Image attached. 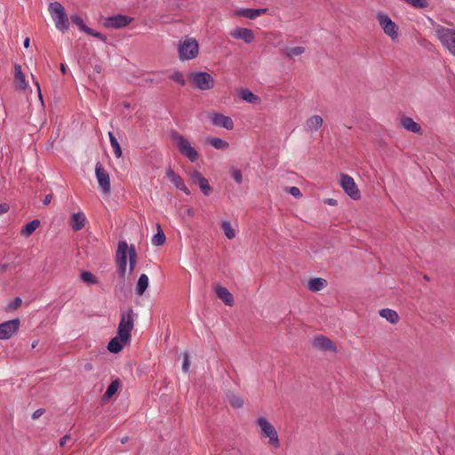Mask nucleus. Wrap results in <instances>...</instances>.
Returning a JSON list of instances; mask_svg holds the SVG:
<instances>
[{
  "label": "nucleus",
  "mask_w": 455,
  "mask_h": 455,
  "mask_svg": "<svg viewBox=\"0 0 455 455\" xmlns=\"http://www.w3.org/2000/svg\"><path fill=\"white\" fill-rule=\"evenodd\" d=\"M38 344V340H36L32 343V347L35 348Z\"/></svg>",
  "instance_id": "13d9d810"
},
{
  "label": "nucleus",
  "mask_w": 455,
  "mask_h": 455,
  "mask_svg": "<svg viewBox=\"0 0 455 455\" xmlns=\"http://www.w3.org/2000/svg\"><path fill=\"white\" fill-rule=\"evenodd\" d=\"M205 143L213 147L216 149L221 150L228 149L229 147L228 142H227L226 140L212 136H209L205 139Z\"/></svg>",
  "instance_id": "5701e85b"
},
{
  "label": "nucleus",
  "mask_w": 455,
  "mask_h": 455,
  "mask_svg": "<svg viewBox=\"0 0 455 455\" xmlns=\"http://www.w3.org/2000/svg\"><path fill=\"white\" fill-rule=\"evenodd\" d=\"M108 137H109L110 144H111V147L113 148L116 157V158L121 157L122 148H121V146L118 143L116 138L114 136V134L111 132H108Z\"/></svg>",
  "instance_id": "473e14b6"
},
{
  "label": "nucleus",
  "mask_w": 455,
  "mask_h": 455,
  "mask_svg": "<svg viewBox=\"0 0 455 455\" xmlns=\"http://www.w3.org/2000/svg\"><path fill=\"white\" fill-rule=\"evenodd\" d=\"M207 118L217 127L225 128L228 131L234 129V122L229 116L217 112H211L207 114Z\"/></svg>",
  "instance_id": "9b49d317"
},
{
  "label": "nucleus",
  "mask_w": 455,
  "mask_h": 455,
  "mask_svg": "<svg viewBox=\"0 0 455 455\" xmlns=\"http://www.w3.org/2000/svg\"><path fill=\"white\" fill-rule=\"evenodd\" d=\"M40 221L38 220H34L28 223H27L21 229V235L24 236L31 235L35 230L39 227Z\"/></svg>",
  "instance_id": "7c9ffc66"
},
{
  "label": "nucleus",
  "mask_w": 455,
  "mask_h": 455,
  "mask_svg": "<svg viewBox=\"0 0 455 455\" xmlns=\"http://www.w3.org/2000/svg\"><path fill=\"white\" fill-rule=\"evenodd\" d=\"M401 125L407 131L416 133L421 134L422 129L419 124L416 123L411 117L403 116L401 118Z\"/></svg>",
  "instance_id": "aec40b11"
},
{
  "label": "nucleus",
  "mask_w": 455,
  "mask_h": 455,
  "mask_svg": "<svg viewBox=\"0 0 455 455\" xmlns=\"http://www.w3.org/2000/svg\"><path fill=\"white\" fill-rule=\"evenodd\" d=\"M212 191V187L208 184L206 179L201 177V192H203L205 196H209Z\"/></svg>",
  "instance_id": "ea45409f"
},
{
  "label": "nucleus",
  "mask_w": 455,
  "mask_h": 455,
  "mask_svg": "<svg viewBox=\"0 0 455 455\" xmlns=\"http://www.w3.org/2000/svg\"><path fill=\"white\" fill-rule=\"evenodd\" d=\"M127 440H128V437L125 436V437L122 438L121 442H122V443H125L127 442Z\"/></svg>",
  "instance_id": "bf43d9fd"
},
{
  "label": "nucleus",
  "mask_w": 455,
  "mask_h": 455,
  "mask_svg": "<svg viewBox=\"0 0 455 455\" xmlns=\"http://www.w3.org/2000/svg\"><path fill=\"white\" fill-rule=\"evenodd\" d=\"M240 96L241 99L249 103L256 104L259 102V98L247 89L243 90L240 93Z\"/></svg>",
  "instance_id": "2f4dec72"
},
{
  "label": "nucleus",
  "mask_w": 455,
  "mask_h": 455,
  "mask_svg": "<svg viewBox=\"0 0 455 455\" xmlns=\"http://www.w3.org/2000/svg\"><path fill=\"white\" fill-rule=\"evenodd\" d=\"M230 404L234 407V408H241L243 407V400L238 396V395H233L231 398H230Z\"/></svg>",
  "instance_id": "a19ab883"
},
{
  "label": "nucleus",
  "mask_w": 455,
  "mask_h": 455,
  "mask_svg": "<svg viewBox=\"0 0 455 455\" xmlns=\"http://www.w3.org/2000/svg\"><path fill=\"white\" fill-rule=\"evenodd\" d=\"M165 242V235L158 226L157 233L152 238V243L156 246L163 245Z\"/></svg>",
  "instance_id": "c9c22d12"
},
{
  "label": "nucleus",
  "mask_w": 455,
  "mask_h": 455,
  "mask_svg": "<svg viewBox=\"0 0 455 455\" xmlns=\"http://www.w3.org/2000/svg\"><path fill=\"white\" fill-rule=\"evenodd\" d=\"M132 20L133 19L129 16L117 14L106 19L105 27L111 28H122L128 26Z\"/></svg>",
  "instance_id": "ddd939ff"
},
{
  "label": "nucleus",
  "mask_w": 455,
  "mask_h": 455,
  "mask_svg": "<svg viewBox=\"0 0 455 455\" xmlns=\"http://www.w3.org/2000/svg\"><path fill=\"white\" fill-rule=\"evenodd\" d=\"M339 184L343 190L353 199L360 198V191L352 177L347 174H341Z\"/></svg>",
  "instance_id": "9d476101"
},
{
  "label": "nucleus",
  "mask_w": 455,
  "mask_h": 455,
  "mask_svg": "<svg viewBox=\"0 0 455 455\" xmlns=\"http://www.w3.org/2000/svg\"><path fill=\"white\" fill-rule=\"evenodd\" d=\"M326 286V281L320 277L312 278L308 281L307 287L312 291H319Z\"/></svg>",
  "instance_id": "c85d7f7f"
},
{
  "label": "nucleus",
  "mask_w": 455,
  "mask_h": 455,
  "mask_svg": "<svg viewBox=\"0 0 455 455\" xmlns=\"http://www.w3.org/2000/svg\"><path fill=\"white\" fill-rule=\"evenodd\" d=\"M133 310L129 308L121 314V319L118 325L117 334L123 340H129L131 338V331L133 329Z\"/></svg>",
  "instance_id": "39448f33"
},
{
  "label": "nucleus",
  "mask_w": 455,
  "mask_h": 455,
  "mask_svg": "<svg viewBox=\"0 0 455 455\" xmlns=\"http://www.w3.org/2000/svg\"><path fill=\"white\" fill-rule=\"evenodd\" d=\"M379 315L393 324L397 323L399 321L398 314L395 310L390 309V308L381 309L379 311Z\"/></svg>",
  "instance_id": "bb28decb"
},
{
  "label": "nucleus",
  "mask_w": 455,
  "mask_h": 455,
  "mask_svg": "<svg viewBox=\"0 0 455 455\" xmlns=\"http://www.w3.org/2000/svg\"><path fill=\"white\" fill-rule=\"evenodd\" d=\"M14 83L19 90H26L28 86L25 75L21 70V66L19 64L14 66Z\"/></svg>",
  "instance_id": "6ab92c4d"
},
{
  "label": "nucleus",
  "mask_w": 455,
  "mask_h": 455,
  "mask_svg": "<svg viewBox=\"0 0 455 455\" xmlns=\"http://www.w3.org/2000/svg\"><path fill=\"white\" fill-rule=\"evenodd\" d=\"M410 5L418 8V9H425L428 6L427 0H403Z\"/></svg>",
  "instance_id": "58836bf2"
},
{
  "label": "nucleus",
  "mask_w": 455,
  "mask_h": 455,
  "mask_svg": "<svg viewBox=\"0 0 455 455\" xmlns=\"http://www.w3.org/2000/svg\"><path fill=\"white\" fill-rule=\"evenodd\" d=\"M215 84L216 82L212 75L206 72H201V91L212 89Z\"/></svg>",
  "instance_id": "393cba45"
},
{
  "label": "nucleus",
  "mask_w": 455,
  "mask_h": 455,
  "mask_svg": "<svg viewBox=\"0 0 455 455\" xmlns=\"http://www.w3.org/2000/svg\"><path fill=\"white\" fill-rule=\"evenodd\" d=\"M21 305V299L17 297L15 298V299L13 300V302L10 305V307L12 309H16L17 307H19Z\"/></svg>",
  "instance_id": "de8ad7c7"
},
{
  "label": "nucleus",
  "mask_w": 455,
  "mask_h": 455,
  "mask_svg": "<svg viewBox=\"0 0 455 455\" xmlns=\"http://www.w3.org/2000/svg\"><path fill=\"white\" fill-rule=\"evenodd\" d=\"M171 138L181 155L188 158L191 162L197 160V151L186 138L176 132L172 133Z\"/></svg>",
  "instance_id": "7ed1b4c3"
},
{
  "label": "nucleus",
  "mask_w": 455,
  "mask_h": 455,
  "mask_svg": "<svg viewBox=\"0 0 455 455\" xmlns=\"http://www.w3.org/2000/svg\"><path fill=\"white\" fill-rule=\"evenodd\" d=\"M71 437L69 435H65L60 440V446L64 447L68 441H70Z\"/></svg>",
  "instance_id": "09e8293b"
},
{
  "label": "nucleus",
  "mask_w": 455,
  "mask_h": 455,
  "mask_svg": "<svg viewBox=\"0 0 455 455\" xmlns=\"http://www.w3.org/2000/svg\"><path fill=\"white\" fill-rule=\"evenodd\" d=\"M29 44H30V40H29V38H28V37H27V38L24 40V43H23L24 47H25V48H28V47L29 46Z\"/></svg>",
  "instance_id": "6e6d98bb"
},
{
  "label": "nucleus",
  "mask_w": 455,
  "mask_h": 455,
  "mask_svg": "<svg viewBox=\"0 0 455 455\" xmlns=\"http://www.w3.org/2000/svg\"><path fill=\"white\" fill-rule=\"evenodd\" d=\"M70 19L75 25H76L82 31L85 32L86 34L97 37L103 42L107 40V37L104 35L87 27L84 23L82 18L78 15H72Z\"/></svg>",
  "instance_id": "2eb2a0df"
},
{
  "label": "nucleus",
  "mask_w": 455,
  "mask_h": 455,
  "mask_svg": "<svg viewBox=\"0 0 455 455\" xmlns=\"http://www.w3.org/2000/svg\"><path fill=\"white\" fill-rule=\"evenodd\" d=\"M60 70H61V72H62L63 74H65V73H66V67H65V65H64V64H61V65H60Z\"/></svg>",
  "instance_id": "4d7b16f0"
},
{
  "label": "nucleus",
  "mask_w": 455,
  "mask_h": 455,
  "mask_svg": "<svg viewBox=\"0 0 455 455\" xmlns=\"http://www.w3.org/2000/svg\"><path fill=\"white\" fill-rule=\"evenodd\" d=\"M231 176L235 180V181L237 182L238 184H240L243 180V175H242L241 171H239V170H236V169L232 170Z\"/></svg>",
  "instance_id": "c03bdc74"
},
{
  "label": "nucleus",
  "mask_w": 455,
  "mask_h": 455,
  "mask_svg": "<svg viewBox=\"0 0 455 455\" xmlns=\"http://www.w3.org/2000/svg\"><path fill=\"white\" fill-rule=\"evenodd\" d=\"M130 246L125 241H120L116 250V266L120 277L126 275L127 257L129 258Z\"/></svg>",
  "instance_id": "6e6552de"
},
{
  "label": "nucleus",
  "mask_w": 455,
  "mask_h": 455,
  "mask_svg": "<svg viewBox=\"0 0 455 455\" xmlns=\"http://www.w3.org/2000/svg\"><path fill=\"white\" fill-rule=\"evenodd\" d=\"M199 44L194 38H186L178 48L179 58L181 60H188L196 57Z\"/></svg>",
  "instance_id": "0eeeda50"
},
{
  "label": "nucleus",
  "mask_w": 455,
  "mask_h": 455,
  "mask_svg": "<svg viewBox=\"0 0 455 455\" xmlns=\"http://www.w3.org/2000/svg\"><path fill=\"white\" fill-rule=\"evenodd\" d=\"M9 211V205L7 204H0V215L6 213Z\"/></svg>",
  "instance_id": "3c124183"
},
{
  "label": "nucleus",
  "mask_w": 455,
  "mask_h": 455,
  "mask_svg": "<svg viewBox=\"0 0 455 455\" xmlns=\"http://www.w3.org/2000/svg\"><path fill=\"white\" fill-rule=\"evenodd\" d=\"M128 340H123L121 339L120 336L117 334L116 337L113 338L108 345V349L111 352V353H118L120 352L123 347H124V345L127 342Z\"/></svg>",
  "instance_id": "b1692460"
},
{
  "label": "nucleus",
  "mask_w": 455,
  "mask_h": 455,
  "mask_svg": "<svg viewBox=\"0 0 455 455\" xmlns=\"http://www.w3.org/2000/svg\"><path fill=\"white\" fill-rule=\"evenodd\" d=\"M435 33L443 47L455 56V29L438 25L435 28Z\"/></svg>",
  "instance_id": "20e7f679"
},
{
  "label": "nucleus",
  "mask_w": 455,
  "mask_h": 455,
  "mask_svg": "<svg viewBox=\"0 0 455 455\" xmlns=\"http://www.w3.org/2000/svg\"><path fill=\"white\" fill-rule=\"evenodd\" d=\"M170 78L181 85H185L186 84V81L183 78L182 74L179 71H176L172 75H171Z\"/></svg>",
  "instance_id": "79ce46f5"
},
{
  "label": "nucleus",
  "mask_w": 455,
  "mask_h": 455,
  "mask_svg": "<svg viewBox=\"0 0 455 455\" xmlns=\"http://www.w3.org/2000/svg\"><path fill=\"white\" fill-rule=\"evenodd\" d=\"M255 425L259 428L261 438H267L268 444L274 448H279L280 441L275 427L265 417H259L255 420Z\"/></svg>",
  "instance_id": "f257e3e1"
},
{
  "label": "nucleus",
  "mask_w": 455,
  "mask_h": 455,
  "mask_svg": "<svg viewBox=\"0 0 455 455\" xmlns=\"http://www.w3.org/2000/svg\"><path fill=\"white\" fill-rule=\"evenodd\" d=\"M323 118L320 116H312L306 121V130L308 132H314L323 125Z\"/></svg>",
  "instance_id": "4be33fe9"
},
{
  "label": "nucleus",
  "mask_w": 455,
  "mask_h": 455,
  "mask_svg": "<svg viewBox=\"0 0 455 455\" xmlns=\"http://www.w3.org/2000/svg\"><path fill=\"white\" fill-rule=\"evenodd\" d=\"M35 84L36 85L37 87V92H38V96L39 98L42 100V94H41V90H40V86H39V84L37 81L35 82Z\"/></svg>",
  "instance_id": "5fc2aeb1"
},
{
  "label": "nucleus",
  "mask_w": 455,
  "mask_h": 455,
  "mask_svg": "<svg viewBox=\"0 0 455 455\" xmlns=\"http://www.w3.org/2000/svg\"><path fill=\"white\" fill-rule=\"evenodd\" d=\"M215 291H216L217 297L220 299H221L225 305L229 306V307L233 306L234 297L227 288L222 287V286H218V287H216Z\"/></svg>",
  "instance_id": "412c9836"
},
{
  "label": "nucleus",
  "mask_w": 455,
  "mask_h": 455,
  "mask_svg": "<svg viewBox=\"0 0 455 455\" xmlns=\"http://www.w3.org/2000/svg\"><path fill=\"white\" fill-rule=\"evenodd\" d=\"M229 35L235 39H241L246 44L251 43L255 36L251 29L246 28H235L230 30Z\"/></svg>",
  "instance_id": "4468645a"
},
{
  "label": "nucleus",
  "mask_w": 455,
  "mask_h": 455,
  "mask_svg": "<svg viewBox=\"0 0 455 455\" xmlns=\"http://www.w3.org/2000/svg\"><path fill=\"white\" fill-rule=\"evenodd\" d=\"M188 368H189L188 355V354H185L183 363H182V370L185 372H187L188 371Z\"/></svg>",
  "instance_id": "49530a36"
},
{
  "label": "nucleus",
  "mask_w": 455,
  "mask_h": 455,
  "mask_svg": "<svg viewBox=\"0 0 455 455\" xmlns=\"http://www.w3.org/2000/svg\"><path fill=\"white\" fill-rule=\"evenodd\" d=\"M149 280L146 274H141L136 284V293L140 296L143 295L148 287Z\"/></svg>",
  "instance_id": "cd10ccee"
},
{
  "label": "nucleus",
  "mask_w": 455,
  "mask_h": 455,
  "mask_svg": "<svg viewBox=\"0 0 455 455\" xmlns=\"http://www.w3.org/2000/svg\"><path fill=\"white\" fill-rule=\"evenodd\" d=\"M20 327V320L13 319L0 323V339H5L11 338L14 333L17 332Z\"/></svg>",
  "instance_id": "f8f14e48"
},
{
  "label": "nucleus",
  "mask_w": 455,
  "mask_h": 455,
  "mask_svg": "<svg viewBox=\"0 0 455 455\" xmlns=\"http://www.w3.org/2000/svg\"><path fill=\"white\" fill-rule=\"evenodd\" d=\"M87 219L83 212L71 214L69 225L74 231L81 230L84 228Z\"/></svg>",
  "instance_id": "f3484780"
},
{
  "label": "nucleus",
  "mask_w": 455,
  "mask_h": 455,
  "mask_svg": "<svg viewBox=\"0 0 455 455\" xmlns=\"http://www.w3.org/2000/svg\"><path fill=\"white\" fill-rule=\"evenodd\" d=\"M81 279L89 284H95L98 283L97 277L89 271H84L81 274Z\"/></svg>",
  "instance_id": "4c0bfd02"
},
{
  "label": "nucleus",
  "mask_w": 455,
  "mask_h": 455,
  "mask_svg": "<svg viewBox=\"0 0 455 455\" xmlns=\"http://www.w3.org/2000/svg\"><path fill=\"white\" fill-rule=\"evenodd\" d=\"M267 9L260 8V9H238L234 12L235 16L244 17L247 19L254 20L259 16H261L267 13Z\"/></svg>",
  "instance_id": "dca6fc26"
},
{
  "label": "nucleus",
  "mask_w": 455,
  "mask_h": 455,
  "mask_svg": "<svg viewBox=\"0 0 455 455\" xmlns=\"http://www.w3.org/2000/svg\"><path fill=\"white\" fill-rule=\"evenodd\" d=\"M314 346L324 351H335V344L328 338L320 335L315 338Z\"/></svg>",
  "instance_id": "a211bd4d"
},
{
  "label": "nucleus",
  "mask_w": 455,
  "mask_h": 455,
  "mask_svg": "<svg viewBox=\"0 0 455 455\" xmlns=\"http://www.w3.org/2000/svg\"><path fill=\"white\" fill-rule=\"evenodd\" d=\"M137 262V252L135 250V247L133 245L130 246V251H129V270L130 273H132L135 267Z\"/></svg>",
  "instance_id": "f704fd0d"
},
{
  "label": "nucleus",
  "mask_w": 455,
  "mask_h": 455,
  "mask_svg": "<svg viewBox=\"0 0 455 455\" xmlns=\"http://www.w3.org/2000/svg\"><path fill=\"white\" fill-rule=\"evenodd\" d=\"M326 204H328L329 205H336L337 204V201L335 199H332V198H329L325 201Z\"/></svg>",
  "instance_id": "864d4df0"
},
{
  "label": "nucleus",
  "mask_w": 455,
  "mask_h": 455,
  "mask_svg": "<svg viewBox=\"0 0 455 455\" xmlns=\"http://www.w3.org/2000/svg\"><path fill=\"white\" fill-rule=\"evenodd\" d=\"M289 193L296 198H299L302 196V194H301L299 188L297 187L289 188Z\"/></svg>",
  "instance_id": "a18cd8bd"
},
{
  "label": "nucleus",
  "mask_w": 455,
  "mask_h": 455,
  "mask_svg": "<svg viewBox=\"0 0 455 455\" xmlns=\"http://www.w3.org/2000/svg\"><path fill=\"white\" fill-rule=\"evenodd\" d=\"M52 195H46L43 200L44 204H49L52 201Z\"/></svg>",
  "instance_id": "603ef678"
},
{
  "label": "nucleus",
  "mask_w": 455,
  "mask_h": 455,
  "mask_svg": "<svg viewBox=\"0 0 455 455\" xmlns=\"http://www.w3.org/2000/svg\"><path fill=\"white\" fill-rule=\"evenodd\" d=\"M169 180L172 183L180 190L187 191V188L182 180V179L177 175L172 170H169L166 173ZM188 194V192H186Z\"/></svg>",
  "instance_id": "a878e982"
},
{
  "label": "nucleus",
  "mask_w": 455,
  "mask_h": 455,
  "mask_svg": "<svg viewBox=\"0 0 455 455\" xmlns=\"http://www.w3.org/2000/svg\"><path fill=\"white\" fill-rule=\"evenodd\" d=\"M221 228L228 239H233L236 235L235 230L233 228L232 225L229 221H222L221 223Z\"/></svg>",
  "instance_id": "72a5a7b5"
},
{
  "label": "nucleus",
  "mask_w": 455,
  "mask_h": 455,
  "mask_svg": "<svg viewBox=\"0 0 455 455\" xmlns=\"http://www.w3.org/2000/svg\"><path fill=\"white\" fill-rule=\"evenodd\" d=\"M95 174L97 181L102 192L109 195L111 191L110 178L108 172L103 168L100 163H97L95 166Z\"/></svg>",
  "instance_id": "1a4fd4ad"
},
{
  "label": "nucleus",
  "mask_w": 455,
  "mask_h": 455,
  "mask_svg": "<svg viewBox=\"0 0 455 455\" xmlns=\"http://www.w3.org/2000/svg\"><path fill=\"white\" fill-rule=\"evenodd\" d=\"M189 81L194 88H199V72H193L189 75Z\"/></svg>",
  "instance_id": "37998d69"
},
{
  "label": "nucleus",
  "mask_w": 455,
  "mask_h": 455,
  "mask_svg": "<svg viewBox=\"0 0 455 455\" xmlns=\"http://www.w3.org/2000/svg\"><path fill=\"white\" fill-rule=\"evenodd\" d=\"M44 411L43 409H37L36 411H35L32 414V419H38L39 417H41L43 414H44Z\"/></svg>",
  "instance_id": "8fccbe9b"
},
{
  "label": "nucleus",
  "mask_w": 455,
  "mask_h": 455,
  "mask_svg": "<svg viewBox=\"0 0 455 455\" xmlns=\"http://www.w3.org/2000/svg\"><path fill=\"white\" fill-rule=\"evenodd\" d=\"M337 455H344V454H342V453H338Z\"/></svg>",
  "instance_id": "052dcab7"
},
{
  "label": "nucleus",
  "mask_w": 455,
  "mask_h": 455,
  "mask_svg": "<svg viewBox=\"0 0 455 455\" xmlns=\"http://www.w3.org/2000/svg\"><path fill=\"white\" fill-rule=\"evenodd\" d=\"M119 387H120L119 379L113 380L110 383V385L108 387V389L105 392V394L103 395L102 400L108 401V399H110L116 393Z\"/></svg>",
  "instance_id": "c756f323"
},
{
  "label": "nucleus",
  "mask_w": 455,
  "mask_h": 455,
  "mask_svg": "<svg viewBox=\"0 0 455 455\" xmlns=\"http://www.w3.org/2000/svg\"><path fill=\"white\" fill-rule=\"evenodd\" d=\"M376 19L385 35L390 37L392 41H396L399 36V28L389 16L383 12H378Z\"/></svg>",
  "instance_id": "423d86ee"
},
{
  "label": "nucleus",
  "mask_w": 455,
  "mask_h": 455,
  "mask_svg": "<svg viewBox=\"0 0 455 455\" xmlns=\"http://www.w3.org/2000/svg\"><path fill=\"white\" fill-rule=\"evenodd\" d=\"M48 10L56 28L62 32L67 31L69 28V22L62 4L57 1L52 2L49 4Z\"/></svg>",
  "instance_id": "f03ea898"
},
{
  "label": "nucleus",
  "mask_w": 455,
  "mask_h": 455,
  "mask_svg": "<svg viewBox=\"0 0 455 455\" xmlns=\"http://www.w3.org/2000/svg\"><path fill=\"white\" fill-rule=\"evenodd\" d=\"M305 52V48L302 46H296L285 50V54L289 58H294L301 55Z\"/></svg>",
  "instance_id": "e433bc0d"
}]
</instances>
